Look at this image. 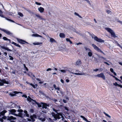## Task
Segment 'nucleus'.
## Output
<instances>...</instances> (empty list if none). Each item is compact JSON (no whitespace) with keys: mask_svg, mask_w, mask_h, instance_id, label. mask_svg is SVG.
Instances as JSON below:
<instances>
[{"mask_svg":"<svg viewBox=\"0 0 122 122\" xmlns=\"http://www.w3.org/2000/svg\"><path fill=\"white\" fill-rule=\"evenodd\" d=\"M51 114L52 115L54 119H53L54 121H56L58 119H59L61 118V117H63L62 113H58L57 114H55L54 112H52L51 113Z\"/></svg>","mask_w":122,"mask_h":122,"instance_id":"1","label":"nucleus"},{"mask_svg":"<svg viewBox=\"0 0 122 122\" xmlns=\"http://www.w3.org/2000/svg\"><path fill=\"white\" fill-rule=\"evenodd\" d=\"M2 118L5 120V121H7L8 122H10V121H13V120H15L16 119V117H14L12 116H3L2 117Z\"/></svg>","mask_w":122,"mask_h":122,"instance_id":"2","label":"nucleus"},{"mask_svg":"<svg viewBox=\"0 0 122 122\" xmlns=\"http://www.w3.org/2000/svg\"><path fill=\"white\" fill-rule=\"evenodd\" d=\"M106 29L110 33L112 37L114 38L117 37V36L115 35L114 32L111 29L109 28H106Z\"/></svg>","mask_w":122,"mask_h":122,"instance_id":"3","label":"nucleus"},{"mask_svg":"<svg viewBox=\"0 0 122 122\" xmlns=\"http://www.w3.org/2000/svg\"><path fill=\"white\" fill-rule=\"evenodd\" d=\"M19 112L18 114V116H19L21 118H23L24 117H25V114L23 113V111L22 109H19L17 111Z\"/></svg>","mask_w":122,"mask_h":122,"instance_id":"4","label":"nucleus"},{"mask_svg":"<svg viewBox=\"0 0 122 122\" xmlns=\"http://www.w3.org/2000/svg\"><path fill=\"white\" fill-rule=\"evenodd\" d=\"M41 104L42 105V107L43 109L45 108V109H48V108L47 107H49L50 106V104H47L43 102H41Z\"/></svg>","mask_w":122,"mask_h":122,"instance_id":"5","label":"nucleus"},{"mask_svg":"<svg viewBox=\"0 0 122 122\" xmlns=\"http://www.w3.org/2000/svg\"><path fill=\"white\" fill-rule=\"evenodd\" d=\"M9 113L12 115H14L16 116H18V114L15 113L16 112V110L15 109H11L8 110Z\"/></svg>","mask_w":122,"mask_h":122,"instance_id":"6","label":"nucleus"},{"mask_svg":"<svg viewBox=\"0 0 122 122\" xmlns=\"http://www.w3.org/2000/svg\"><path fill=\"white\" fill-rule=\"evenodd\" d=\"M27 100L29 102H31L33 104H34L35 103L36 104L37 102L35 100H34L29 96H28V98H27Z\"/></svg>","mask_w":122,"mask_h":122,"instance_id":"7","label":"nucleus"},{"mask_svg":"<svg viewBox=\"0 0 122 122\" xmlns=\"http://www.w3.org/2000/svg\"><path fill=\"white\" fill-rule=\"evenodd\" d=\"M0 30L3 31L5 32L7 34L10 35V36H12L13 35V33L10 32L8 30H5L4 29H2L0 28Z\"/></svg>","mask_w":122,"mask_h":122,"instance_id":"8","label":"nucleus"},{"mask_svg":"<svg viewBox=\"0 0 122 122\" xmlns=\"http://www.w3.org/2000/svg\"><path fill=\"white\" fill-rule=\"evenodd\" d=\"M1 82H0V86H2L4 85V83L6 84H9V81H6L5 79H2V80Z\"/></svg>","mask_w":122,"mask_h":122,"instance_id":"9","label":"nucleus"},{"mask_svg":"<svg viewBox=\"0 0 122 122\" xmlns=\"http://www.w3.org/2000/svg\"><path fill=\"white\" fill-rule=\"evenodd\" d=\"M97 76L99 77H101L104 80L105 79V77L103 73H101L100 74H98L97 75H96L95 76Z\"/></svg>","mask_w":122,"mask_h":122,"instance_id":"10","label":"nucleus"},{"mask_svg":"<svg viewBox=\"0 0 122 122\" xmlns=\"http://www.w3.org/2000/svg\"><path fill=\"white\" fill-rule=\"evenodd\" d=\"M94 40L100 43L104 42V41L102 39L98 38L97 36H95L94 38Z\"/></svg>","mask_w":122,"mask_h":122,"instance_id":"11","label":"nucleus"},{"mask_svg":"<svg viewBox=\"0 0 122 122\" xmlns=\"http://www.w3.org/2000/svg\"><path fill=\"white\" fill-rule=\"evenodd\" d=\"M19 93H20L21 94L23 93L22 92H20L16 91H15L12 92V93H10V95L12 96H15L16 94H18Z\"/></svg>","mask_w":122,"mask_h":122,"instance_id":"12","label":"nucleus"},{"mask_svg":"<svg viewBox=\"0 0 122 122\" xmlns=\"http://www.w3.org/2000/svg\"><path fill=\"white\" fill-rule=\"evenodd\" d=\"M17 40L19 42L22 44H25V43H28L27 42L22 39L17 38Z\"/></svg>","mask_w":122,"mask_h":122,"instance_id":"13","label":"nucleus"},{"mask_svg":"<svg viewBox=\"0 0 122 122\" xmlns=\"http://www.w3.org/2000/svg\"><path fill=\"white\" fill-rule=\"evenodd\" d=\"M15 107H18L19 109H20V106H18L15 103H13L11 105H10V107L11 108H13Z\"/></svg>","mask_w":122,"mask_h":122,"instance_id":"14","label":"nucleus"},{"mask_svg":"<svg viewBox=\"0 0 122 122\" xmlns=\"http://www.w3.org/2000/svg\"><path fill=\"white\" fill-rule=\"evenodd\" d=\"M0 47L3 49L7 50L8 51H12V50L9 49L8 48L3 46H1V45H0Z\"/></svg>","mask_w":122,"mask_h":122,"instance_id":"15","label":"nucleus"},{"mask_svg":"<svg viewBox=\"0 0 122 122\" xmlns=\"http://www.w3.org/2000/svg\"><path fill=\"white\" fill-rule=\"evenodd\" d=\"M35 16L37 17L40 20H45V19L43 18H42V17L40 16L39 15V14H36L35 15Z\"/></svg>","mask_w":122,"mask_h":122,"instance_id":"16","label":"nucleus"},{"mask_svg":"<svg viewBox=\"0 0 122 122\" xmlns=\"http://www.w3.org/2000/svg\"><path fill=\"white\" fill-rule=\"evenodd\" d=\"M49 38L50 39L49 41H50L51 43H56V40L54 39L53 38H51L49 36Z\"/></svg>","mask_w":122,"mask_h":122,"instance_id":"17","label":"nucleus"},{"mask_svg":"<svg viewBox=\"0 0 122 122\" xmlns=\"http://www.w3.org/2000/svg\"><path fill=\"white\" fill-rule=\"evenodd\" d=\"M92 46L96 50L98 51L99 50V48L97 47L96 45L94 44H92Z\"/></svg>","mask_w":122,"mask_h":122,"instance_id":"18","label":"nucleus"},{"mask_svg":"<svg viewBox=\"0 0 122 122\" xmlns=\"http://www.w3.org/2000/svg\"><path fill=\"white\" fill-rule=\"evenodd\" d=\"M38 10L40 13H42L43 12L44 9L43 8L41 7L38 8Z\"/></svg>","mask_w":122,"mask_h":122,"instance_id":"19","label":"nucleus"},{"mask_svg":"<svg viewBox=\"0 0 122 122\" xmlns=\"http://www.w3.org/2000/svg\"><path fill=\"white\" fill-rule=\"evenodd\" d=\"M81 64V61L80 59H78L76 61V63L75 65H78Z\"/></svg>","mask_w":122,"mask_h":122,"instance_id":"20","label":"nucleus"},{"mask_svg":"<svg viewBox=\"0 0 122 122\" xmlns=\"http://www.w3.org/2000/svg\"><path fill=\"white\" fill-rule=\"evenodd\" d=\"M6 112V111L5 110L3 111L2 112H1L0 113V116H3L5 114Z\"/></svg>","mask_w":122,"mask_h":122,"instance_id":"21","label":"nucleus"},{"mask_svg":"<svg viewBox=\"0 0 122 122\" xmlns=\"http://www.w3.org/2000/svg\"><path fill=\"white\" fill-rule=\"evenodd\" d=\"M32 36H34V37H41V38H43L42 36H41V35H39L38 34H33L32 35Z\"/></svg>","mask_w":122,"mask_h":122,"instance_id":"22","label":"nucleus"},{"mask_svg":"<svg viewBox=\"0 0 122 122\" xmlns=\"http://www.w3.org/2000/svg\"><path fill=\"white\" fill-rule=\"evenodd\" d=\"M24 112L25 114V116H26V117L29 118L30 117L29 114L28 113V112L27 111L24 110Z\"/></svg>","mask_w":122,"mask_h":122,"instance_id":"23","label":"nucleus"},{"mask_svg":"<svg viewBox=\"0 0 122 122\" xmlns=\"http://www.w3.org/2000/svg\"><path fill=\"white\" fill-rule=\"evenodd\" d=\"M59 36L61 38H63L65 37V35L64 33H60L59 34Z\"/></svg>","mask_w":122,"mask_h":122,"instance_id":"24","label":"nucleus"},{"mask_svg":"<svg viewBox=\"0 0 122 122\" xmlns=\"http://www.w3.org/2000/svg\"><path fill=\"white\" fill-rule=\"evenodd\" d=\"M3 39L5 41H9V43H11L10 40L8 39L5 36L3 38Z\"/></svg>","mask_w":122,"mask_h":122,"instance_id":"25","label":"nucleus"},{"mask_svg":"<svg viewBox=\"0 0 122 122\" xmlns=\"http://www.w3.org/2000/svg\"><path fill=\"white\" fill-rule=\"evenodd\" d=\"M71 73H72L73 74H75L76 75H84L85 74L84 73H73V72H72Z\"/></svg>","mask_w":122,"mask_h":122,"instance_id":"26","label":"nucleus"},{"mask_svg":"<svg viewBox=\"0 0 122 122\" xmlns=\"http://www.w3.org/2000/svg\"><path fill=\"white\" fill-rule=\"evenodd\" d=\"M29 118H30L31 119V121H32V122H34L35 121V119L32 116V115H30V117Z\"/></svg>","mask_w":122,"mask_h":122,"instance_id":"27","label":"nucleus"},{"mask_svg":"<svg viewBox=\"0 0 122 122\" xmlns=\"http://www.w3.org/2000/svg\"><path fill=\"white\" fill-rule=\"evenodd\" d=\"M3 13V12L2 11L0 10V16L4 18H5L6 19V17H4V15H3L2 14H1Z\"/></svg>","mask_w":122,"mask_h":122,"instance_id":"28","label":"nucleus"},{"mask_svg":"<svg viewBox=\"0 0 122 122\" xmlns=\"http://www.w3.org/2000/svg\"><path fill=\"white\" fill-rule=\"evenodd\" d=\"M74 14L75 15H77V16H78L81 19L82 18V17L78 13H77L76 12H75L74 13Z\"/></svg>","mask_w":122,"mask_h":122,"instance_id":"29","label":"nucleus"},{"mask_svg":"<svg viewBox=\"0 0 122 122\" xmlns=\"http://www.w3.org/2000/svg\"><path fill=\"white\" fill-rule=\"evenodd\" d=\"M36 104L37 105L38 107H41L42 106V105L41 104V103H39L37 102L36 103Z\"/></svg>","mask_w":122,"mask_h":122,"instance_id":"30","label":"nucleus"},{"mask_svg":"<svg viewBox=\"0 0 122 122\" xmlns=\"http://www.w3.org/2000/svg\"><path fill=\"white\" fill-rule=\"evenodd\" d=\"M38 119L40 120H41L42 122L44 121L45 120V119L44 118H43L42 117H39L38 118Z\"/></svg>","mask_w":122,"mask_h":122,"instance_id":"31","label":"nucleus"},{"mask_svg":"<svg viewBox=\"0 0 122 122\" xmlns=\"http://www.w3.org/2000/svg\"><path fill=\"white\" fill-rule=\"evenodd\" d=\"M80 117L81 118H82L84 120H85L86 122L87 120V119L86 117H85L84 116H81Z\"/></svg>","mask_w":122,"mask_h":122,"instance_id":"32","label":"nucleus"},{"mask_svg":"<svg viewBox=\"0 0 122 122\" xmlns=\"http://www.w3.org/2000/svg\"><path fill=\"white\" fill-rule=\"evenodd\" d=\"M42 44V43L41 42H37V43H33V44L35 45H40Z\"/></svg>","mask_w":122,"mask_h":122,"instance_id":"33","label":"nucleus"},{"mask_svg":"<svg viewBox=\"0 0 122 122\" xmlns=\"http://www.w3.org/2000/svg\"><path fill=\"white\" fill-rule=\"evenodd\" d=\"M90 51H89L88 53V56L90 57L92 56V52Z\"/></svg>","mask_w":122,"mask_h":122,"instance_id":"34","label":"nucleus"},{"mask_svg":"<svg viewBox=\"0 0 122 122\" xmlns=\"http://www.w3.org/2000/svg\"><path fill=\"white\" fill-rule=\"evenodd\" d=\"M103 113L107 117H108L110 118L111 117L109 115L107 114L105 112H104Z\"/></svg>","mask_w":122,"mask_h":122,"instance_id":"35","label":"nucleus"},{"mask_svg":"<svg viewBox=\"0 0 122 122\" xmlns=\"http://www.w3.org/2000/svg\"><path fill=\"white\" fill-rule=\"evenodd\" d=\"M85 50L87 51H91V50L89 48H87L86 47H84Z\"/></svg>","mask_w":122,"mask_h":122,"instance_id":"36","label":"nucleus"},{"mask_svg":"<svg viewBox=\"0 0 122 122\" xmlns=\"http://www.w3.org/2000/svg\"><path fill=\"white\" fill-rule=\"evenodd\" d=\"M89 35L90 36H91L92 38H94L95 36H96L95 35H94L93 34L92 35L91 34V33L89 34Z\"/></svg>","mask_w":122,"mask_h":122,"instance_id":"37","label":"nucleus"},{"mask_svg":"<svg viewBox=\"0 0 122 122\" xmlns=\"http://www.w3.org/2000/svg\"><path fill=\"white\" fill-rule=\"evenodd\" d=\"M23 65L24 66V68H25L26 70L27 71H28V69L26 66L25 64H23Z\"/></svg>","mask_w":122,"mask_h":122,"instance_id":"38","label":"nucleus"},{"mask_svg":"<svg viewBox=\"0 0 122 122\" xmlns=\"http://www.w3.org/2000/svg\"><path fill=\"white\" fill-rule=\"evenodd\" d=\"M18 14L21 17H23V15L22 13L20 12H19L18 13Z\"/></svg>","mask_w":122,"mask_h":122,"instance_id":"39","label":"nucleus"},{"mask_svg":"<svg viewBox=\"0 0 122 122\" xmlns=\"http://www.w3.org/2000/svg\"><path fill=\"white\" fill-rule=\"evenodd\" d=\"M6 19L9 21H10L12 22H15L13 20H11L10 19H9L8 18H6Z\"/></svg>","mask_w":122,"mask_h":122,"instance_id":"40","label":"nucleus"},{"mask_svg":"<svg viewBox=\"0 0 122 122\" xmlns=\"http://www.w3.org/2000/svg\"><path fill=\"white\" fill-rule=\"evenodd\" d=\"M9 57L10 58L9 59L11 60H13L14 59L11 56L9 55Z\"/></svg>","mask_w":122,"mask_h":122,"instance_id":"41","label":"nucleus"},{"mask_svg":"<svg viewBox=\"0 0 122 122\" xmlns=\"http://www.w3.org/2000/svg\"><path fill=\"white\" fill-rule=\"evenodd\" d=\"M32 116L34 118H37V116L35 114H33L32 115Z\"/></svg>","mask_w":122,"mask_h":122,"instance_id":"42","label":"nucleus"},{"mask_svg":"<svg viewBox=\"0 0 122 122\" xmlns=\"http://www.w3.org/2000/svg\"><path fill=\"white\" fill-rule=\"evenodd\" d=\"M98 52H100L101 53H103L104 55H105V53L102 51L100 49H99V50L98 51Z\"/></svg>","mask_w":122,"mask_h":122,"instance_id":"43","label":"nucleus"},{"mask_svg":"<svg viewBox=\"0 0 122 122\" xmlns=\"http://www.w3.org/2000/svg\"><path fill=\"white\" fill-rule=\"evenodd\" d=\"M16 46L18 47H19L20 48L21 47V46L19 45L18 44H17L16 43H15V45Z\"/></svg>","mask_w":122,"mask_h":122,"instance_id":"44","label":"nucleus"},{"mask_svg":"<svg viewBox=\"0 0 122 122\" xmlns=\"http://www.w3.org/2000/svg\"><path fill=\"white\" fill-rule=\"evenodd\" d=\"M30 112L31 113H33L34 112V110L33 109H30Z\"/></svg>","mask_w":122,"mask_h":122,"instance_id":"45","label":"nucleus"},{"mask_svg":"<svg viewBox=\"0 0 122 122\" xmlns=\"http://www.w3.org/2000/svg\"><path fill=\"white\" fill-rule=\"evenodd\" d=\"M53 110L54 112H55L57 113H58L57 111H58L57 110H56V109H55L54 108H53Z\"/></svg>","mask_w":122,"mask_h":122,"instance_id":"46","label":"nucleus"},{"mask_svg":"<svg viewBox=\"0 0 122 122\" xmlns=\"http://www.w3.org/2000/svg\"><path fill=\"white\" fill-rule=\"evenodd\" d=\"M35 4L38 5H41V4L40 3H39L37 2H35Z\"/></svg>","mask_w":122,"mask_h":122,"instance_id":"47","label":"nucleus"},{"mask_svg":"<svg viewBox=\"0 0 122 122\" xmlns=\"http://www.w3.org/2000/svg\"><path fill=\"white\" fill-rule=\"evenodd\" d=\"M85 1H86L90 5H91V3L89 0H86Z\"/></svg>","mask_w":122,"mask_h":122,"instance_id":"48","label":"nucleus"},{"mask_svg":"<svg viewBox=\"0 0 122 122\" xmlns=\"http://www.w3.org/2000/svg\"><path fill=\"white\" fill-rule=\"evenodd\" d=\"M110 70L111 71L112 73H113L114 72V71L113 69L112 68H111L110 69Z\"/></svg>","mask_w":122,"mask_h":122,"instance_id":"49","label":"nucleus"},{"mask_svg":"<svg viewBox=\"0 0 122 122\" xmlns=\"http://www.w3.org/2000/svg\"><path fill=\"white\" fill-rule=\"evenodd\" d=\"M117 86H119V87H120L121 88H122V85H120V84H117Z\"/></svg>","mask_w":122,"mask_h":122,"instance_id":"50","label":"nucleus"},{"mask_svg":"<svg viewBox=\"0 0 122 122\" xmlns=\"http://www.w3.org/2000/svg\"><path fill=\"white\" fill-rule=\"evenodd\" d=\"M29 122H32V121H31V119L29 118H27L26 119Z\"/></svg>","mask_w":122,"mask_h":122,"instance_id":"51","label":"nucleus"},{"mask_svg":"<svg viewBox=\"0 0 122 122\" xmlns=\"http://www.w3.org/2000/svg\"><path fill=\"white\" fill-rule=\"evenodd\" d=\"M22 97H24L25 98H27V96L25 95H23L22 96Z\"/></svg>","mask_w":122,"mask_h":122,"instance_id":"52","label":"nucleus"},{"mask_svg":"<svg viewBox=\"0 0 122 122\" xmlns=\"http://www.w3.org/2000/svg\"><path fill=\"white\" fill-rule=\"evenodd\" d=\"M97 55L98 56V57L99 58H102V56H100V55H99L98 54H97Z\"/></svg>","mask_w":122,"mask_h":122,"instance_id":"53","label":"nucleus"},{"mask_svg":"<svg viewBox=\"0 0 122 122\" xmlns=\"http://www.w3.org/2000/svg\"><path fill=\"white\" fill-rule=\"evenodd\" d=\"M60 71L61 72L63 73H65L66 72V71L64 70H61Z\"/></svg>","mask_w":122,"mask_h":122,"instance_id":"54","label":"nucleus"},{"mask_svg":"<svg viewBox=\"0 0 122 122\" xmlns=\"http://www.w3.org/2000/svg\"><path fill=\"white\" fill-rule=\"evenodd\" d=\"M117 21L119 22L120 23H121V24H122V21H120L118 19H117Z\"/></svg>","mask_w":122,"mask_h":122,"instance_id":"55","label":"nucleus"},{"mask_svg":"<svg viewBox=\"0 0 122 122\" xmlns=\"http://www.w3.org/2000/svg\"><path fill=\"white\" fill-rule=\"evenodd\" d=\"M3 119L2 118H0V121L1 122H3Z\"/></svg>","mask_w":122,"mask_h":122,"instance_id":"56","label":"nucleus"},{"mask_svg":"<svg viewBox=\"0 0 122 122\" xmlns=\"http://www.w3.org/2000/svg\"><path fill=\"white\" fill-rule=\"evenodd\" d=\"M64 108L66 110H67V111H68V108L66 107H64Z\"/></svg>","mask_w":122,"mask_h":122,"instance_id":"57","label":"nucleus"},{"mask_svg":"<svg viewBox=\"0 0 122 122\" xmlns=\"http://www.w3.org/2000/svg\"><path fill=\"white\" fill-rule=\"evenodd\" d=\"M98 70V69H95L93 70V71H97Z\"/></svg>","mask_w":122,"mask_h":122,"instance_id":"58","label":"nucleus"},{"mask_svg":"<svg viewBox=\"0 0 122 122\" xmlns=\"http://www.w3.org/2000/svg\"><path fill=\"white\" fill-rule=\"evenodd\" d=\"M104 63H105V64H106L107 65H110V64L108 63L107 62H104Z\"/></svg>","mask_w":122,"mask_h":122,"instance_id":"59","label":"nucleus"},{"mask_svg":"<svg viewBox=\"0 0 122 122\" xmlns=\"http://www.w3.org/2000/svg\"><path fill=\"white\" fill-rule=\"evenodd\" d=\"M115 79L117 81H121V80L117 78V77H116L115 78Z\"/></svg>","mask_w":122,"mask_h":122,"instance_id":"60","label":"nucleus"},{"mask_svg":"<svg viewBox=\"0 0 122 122\" xmlns=\"http://www.w3.org/2000/svg\"><path fill=\"white\" fill-rule=\"evenodd\" d=\"M66 41L67 42L68 41L69 42V41H70V39L69 38H66Z\"/></svg>","mask_w":122,"mask_h":122,"instance_id":"61","label":"nucleus"},{"mask_svg":"<svg viewBox=\"0 0 122 122\" xmlns=\"http://www.w3.org/2000/svg\"><path fill=\"white\" fill-rule=\"evenodd\" d=\"M52 70L51 69V68H48L46 70V71H51Z\"/></svg>","mask_w":122,"mask_h":122,"instance_id":"62","label":"nucleus"},{"mask_svg":"<svg viewBox=\"0 0 122 122\" xmlns=\"http://www.w3.org/2000/svg\"><path fill=\"white\" fill-rule=\"evenodd\" d=\"M48 120H49L51 122H52L53 121V120L51 119L50 118H48Z\"/></svg>","mask_w":122,"mask_h":122,"instance_id":"63","label":"nucleus"},{"mask_svg":"<svg viewBox=\"0 0 122 122\" xmlns=\"http://www.w3.org/2000/svg\"><path fill=\"white\" fill-rule=\"evenodd\" d=\"M60 93L62 95H63L64 94V93L62 91H61L60 90Z\"/></svg>","mask_w":122,"mask_h":122,"instance_id":"64","label":"nucleus"}]
</instances>
